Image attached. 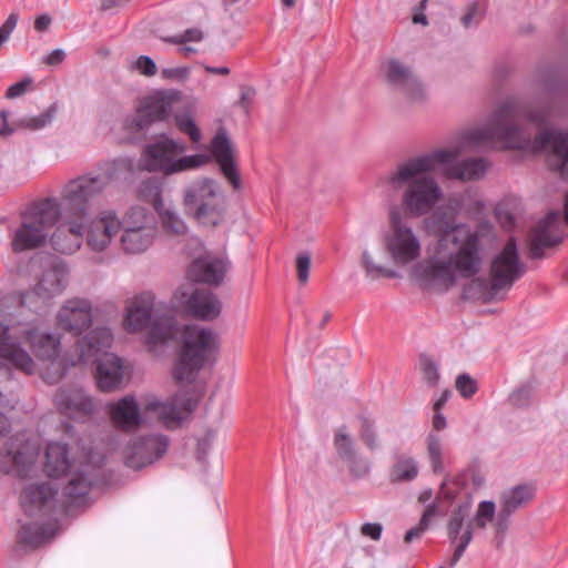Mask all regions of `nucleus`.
Returning a JSON list of instances; mask_svg holds the SVG:
<instances>
[{"mask_svg": "<svg viewBox=\"0 0 568 568\" xmlns=\"http://www.w3.org/2000/svg\"><path fill=\"white\" fill-rule=\"evenodd\" d=\"M519 115L540 125L546 122L549 108L523 109L518 99L509 98L496 108L485 125L467 131L457 145L419 154L397 164L385 178L386 187L392 192H402V204L408 215L420 217L430 213L444 196L440 185L432 175L437 168H442L447 179L459 181L479 180L486 174L489 163L485 159L456 162L464 150L491 146L540 152L545 136L539 133L531 139L530 133L514 124Z\"/></svg>", "mask_w": 568, "mask_h": 568, "instance_id": "1", "label": "nucleus"}, {"mask_svg": "<svg viewBox=\"0 0 568 568\" xmlns=\"http://www.w3.org/2000/svg\"><path fill=\"white\" fill-rule=\"evenodd\" d=\"M109 183L101 174H83L67 182L57 199L48 197L34 203L22 216L20 227L14 232L11 246L14 252H23L43 244L48 231L62 219V224L52 234L53 247L70 254L82 243L85 226L92 215V201Z\"/></svg>", "mask_w": 568, "mask_h": 568, "instance_id": "2", "label": "nucleus"}, {"mask_svg": "<svg viewBox=\"0 0 568 568\" xmlns=\"http://www.w3.org/2000/svg\"><path fill=\"white\" fill-rule=\"evenodd\" d=\"M493 225L488 222L475 229L466 223L447 226L425 261L416 263L410 274L424 286L446 291L458 278L475 276L483 264V239L489 236Z\"/></svg>", "mask_w": 568, "mask_h": 568, "instance_id": "3", "label": "nucleus"}, {"mask_svg": "<svg viewBox=\"0 0 568 568\" xmlns=\"http://www.w3.org/2000/svg\"><path fill=\"white\" fill-rule=\"evenodd\" d=\"M197 400V396L193 394L178 393L165 402L150 398L140 410L135 398L126 396L110 406V415L115 427L123 430H134L152 419H156L166 428H175L189 418Z\"/></svg>", "mask_w": 568, "mask_h": 568, "instance_id": "4", "label": "nucleus"}, {"mask_svg": "<svg viewBox=\"0 0 568 568\" xmlns=\"http://www.w3.org/2000/svg\"><path fill=\"white\" fill-rule=\"evenodd\" d=\"M98 474L99 467L95 464L80 463L79 467L70 474L60 499L51 483L28 484L20 495L21 506L28 516L33 517L49 515L59 503L62 506L78 504L89 493Z\"/></svg>", "mask_w": 568, "mask_h": 568, "instance_id": "5", "label": "nucleus"}, {"mask_svg": "<svg viewBox=\"0 0 568 568\" xmlns=\"http://www.w3.org/2000/svg\"><path fill=\"white\" fill-rule=\"evenodd\" d=\"M217 349L219 337L212 329L200 325L184 326L173 368L174 379L180 384H191Z\"/></svg>", "mask_w": 568, "mask_h": 568, "instance_id": "6", "label": "nucleus"}, {"mask_svg": "<svg viewBox=\"0 0 568 568\" xmlns=\"http://www.w3.org/2000/svg\"><path fill=\"white\" fill-rule=\"evenodd\" d=\"M113 335L108 327H98L79 339L80 363H98L97 383L103 392H112L120 387L123 379V367L120 358L106 351L111 347Z\"/></svg>", "mask_w": 568, "mask_h": 568, "instance_id": "7", "label": "nucleus"}, {"mask_svg": "<svg viewBox=\"0 0 568 568\" xmlns=\"http://www.w3.org/2000/svg\"><path fill=\"white\" fill-rule=\"evenodd\" d=\"M155 295L145 291L126 302L123 327L128 333L148 329L145 343L150 349L173 339L179 328L172 317H153Z\"/></svg>", "mask_w": 568, "mask_h": 568, "instance_id": "8", "label": "nucleus"}, {"mask_svg": "<svg viewBox=\"0 0 568 568\" xmlns=\"http://www.w3.org/2000/svg\"><path fill=\"white\" fill-rule=\"evenodd\" d=\"M184 151L185 144L183 142L162 134L145 145L139 160V169L172 175L201 168L211 161V155L207 154L176 158L179 154L184 153Z\"/></svg>", "mask_w": 568, "mask_h": 568, "instance_id": "9", "label": "nucleus"}, {"mask_svg": "<svg viewBox=\"0 0 568 568\" xmlns=\"http://www.w3.org/2000/svg\"><path fill=\"white\" fill-rule=\"evenodd\" d=\"M14 326L8 335L17 341L22 348V342L27 343L36 358L47 364L41 376L48 384L58 383L65 373V365L60 358L61 338L58 334L41 332L36 327L24 326L23 317H14Z\"/></svg>", "mask_w": 568, "mask_h": 568, "instance_id": "10", "label": "nucleus"}, {"mask_svg": "<svg viewBox=\"0 0 568 568\" xmlns=\"http://www.w3.org/2000/svg\"><path fill=\"white\" fill-rule=\"evenodd\" d=\"M388 207L387 230L383 235V244L392 262L399 267L412 265L419 261L423 254V240L417 230L404 220L403 204Z\"/></svg>", "mask_w": 568, "mask_h": 568, "instance_id": "11", "label": "nucleus"}, {"mask_svg": "<svg viewBox=\"0 0 568 568\" xmlns=\"http://www.w3.org/2000/svg\"><path fill=\"white\" fill-rule=\"evenodd\" d=\"M182 203L185 213L205 226L220 224L225 211L224 193L220 184L210 178L187 184L183 190Z\"/></svg>", "mask_w": 568, "mask_h": 568, "instance_id": "12", "label": "nucleus"}, {"mask_svg": "<svg viewBox=\"0 0 568 568\" xmlns=\"http://www.w3.org/2000/svg\"><path fill=\"white\" fill-rule=\"evenodd\" d=\"M526 272L521 262L516 241L511 237L491 261L489 284L483 297L485 301H503L514 283Z\"/></svg>", "mask_w": 568, "mask_h": 568, "instance_id": "13", "label": "nucleus"}, {"mask_svg": "<svg viewBox=\"0 0 568 568\" xmlns=\"http://www.w3.org/2000/svg\"><path fill=\"white\" fill-rule=\"evenodd\" d=\"M120 246L126 254H140L149 250L156 239L155 216L142 206L130 207L119 219Z\"/></svg>", "mask_w": 568, "mask_h": 568, "instance_id": "14", "label": "nucleus"}, {"mask_svg": "<svg viewBox=\"0 0 568 568\" xmlns=\"http://www.w3.org/2000/svg\"><path fill=\"white\" fill-rule=\"evenodd\" d=\"M39 445L26 434H19L10 439L4 453L0 455V467L9 475L26 479L36 473V459Z\"/></svg>", "mask_w": 568, "mask_h": 568, "instance_id": "15", "label": "nucleus"}, {"mask_svg": "<svg viewBox=\"0 0 568 568\" xmlns=\"http://www.w3.org/2000/svg\"><path fill=\"white\" fill-rule=\"evenodd\" d=\"M173 302L186 314L204 321L216 318L222 307L215 294L194 283L180 285L173 293Z\"/></svg>", "mask_w": 568, "mask_h": 568, "instance_id": "16", "label": "nucleus"}, {"mask_svg": "<svg viewBox=\"0 0 568 568\" xmlns=\"http://www.w3.org/2000/svg\"><path fill=\"white\" fill-rule=\"evenodd\" d=\"M93 322V306L84 297L65 300L55 314V326L74 336L87 331Z\"/></svg>", "mask_w": 568, "mask_h": 568, "instance_id": "17", "label": "nucleus"}, {"mask_svg": "<svg viewBox=\"0 0 568 568\" xmlns=\"http://www.w3.org/2000/svg\"><path fill=\"white\" fill-rule=\"evenodd\" d=\"M180 100L181 93L176 90L158 91L145 97L141 101L133 119L135 128L143 130L154 121L166 119Z\"/></svg>", "mask_w": 568, "mask_h": 568, "instance_id": "18", "label": "nucleus"}, {"mask_svg": "<svg viewBox=\"0 0 568 568\" xmlns=\"http://www.w3.org/2000/svg\"><path fill=\"white\" fill-rule=\"evenodd\" d=\"M169 439L155 434L134 439L124 449V463L133 469H141L166 454Z\"/></svg>", "mask_w": 568, "mask_h": 568, "instance_id": "19", "label": "nucleus"}, {"mask_svg": "<svg viewBox=\"0 0 568 568\" xmlns=\"http://www.w3.org/2000/svg\"><path fill=\"white\" fill-rule=\"evenodd\" d=\"M471 505L469 501L459 504L453 511L447 523V534L450 542L455 545V551L449 560L454 567L464 555L473 539L474 523L470 518Z\"/></svg>", "mask_w": 568, "mask_h": 568, "instance_id": "20", "label": "nucleus"}, {"mask_svg": "<svg viewBox=\"0 0 568 568\" xmlns=\"http://www.w3.org/2000/svg\"><path fill=\"white\" fill-rule=\"evenodd\" d=\"M540 136L546 139L540 152H548L550 170L568 180V131H544ZM564 219L568 225V192L564 203Z\"/></svg>", "mask_w": 568, "mask_h": 568, "instance_id": "21", "label": "nucleus"}, {"mask_svg": "<svg viewBox=\"0 0 568 568\" xmlns=\"http://www.w3.org/2000/svg\"><path fill=\"white\" fill-rule=\"evenodd\" d=\"M119 216L114 210L101 211L94 219L90 216L85 226L88 246L95 251H104L119 234Z\"/></svg>", "mask_w": 568, "mask_h": 568, "instance_id": "22", "label": "nucleus"}, {"mask_svg": "<svg viewBox=\"0 0 568 568\" xmlns=\"http://www.w3.org/2000/svg\"><path fill=\"white\" fill-rule=\"evenodd\" d=\"M229 267L226 258L205 251L194 257L187 274L195 282L217 286L223 282Z\"/></svg>", "mask_w": 568, "mask_h": 568, "instance_id": "23", "label": "nucleus"}, {"mask_svg": "<svg viewBox=\"0 0 568 568\" xmlns=\"http://www.w3.org/2000/svg\"><path fill=\"white\" fill-rule=\"evenodd\" d=\"M387 82L400 94L410 101H420L425 97V89L419 79L406 64L398 60H390L385 65Z\"/></svg>", "mask_w": 568, "mask_h": 568, "instance_id": "24", "label": "nucleus"}, {"mask_svg": "<svg viewBox=\"0 0 568 568\" xmlns=\"http://www.w3.org/2000/svg\"><path fill=\"white\" fill-rule=\"evenodd\" d=\"M564 240L560 214L550 212L536 227L531 241L530 253L534 258H541L544 250L560 244Z\"/></svg>", "mask_w": 568, "mask_h": 568, "instance_id": "25", "label": "nucleus"}, {"mask_svg": "<svg viewBox=\"0 0 568 568\" xmlns=\"http://www.w3.org/2000/svg\"><path fill=\"white\" fill-rule=\"evenodd\" d=\"M54 404L62 414L78 420L90 417L95 410L92 399L80 388L59 390Z\"/></svg>", "mask_w": 568, "mask_h": 568, "instance_id": "26", "label": "nucleus"}, {"mask_svg": "<svg viewBox=\"0 0 568 568\" xmlns=\"http://www.w3.org/2000/svg\"><path fill=\"white\" fill-rule=\"evenodd\" d=\"M212 156L219 163L224 176L235 190L241 186V179L234 162V148L224 130L216 132L210 144Z\"/></svg>", "mask_w": 568, "mask_h": 568, "instance_id": "27", "label": "nucleus"}, {"mask_svg": "<svg viewBox=\"0 0 568 568\" xmlns=\"http://www.w3.org/2000/svg\"><path fill=\"white\" fill-rule=\"evenodd\" d=\"M534 496L535 488L531 485H519L504 491L500 497V511L495 524L497 531H505L509 516L532 500Z\"/></svg>", "mask_w": 568, "mask_h": 568, "instance_id": "28", "label": "nucleus"}, {"mask_svg": "<svg viewBox=\"0 0 568 568\" xmlns=\"http://www.w3.org/2000/svg\"><path fill=\"white\" fill-rule=\"evenodd\" d=\"M74 466L71 464L69 450L65 444L50 443L45 450L44 471L51 478H59L69 473Z\"/></svg>", "mask_w": 568, "mask_h": 568, "instance_id": "29", "label": "nucleus"}, {"mask_svg": "<svg viewBox=\"0 0 568 568\" xmlns=\"http://www.w3.org/2000/svg\"><path fill=\"white\" fill-rule=\"evenodd\" d=\"M449 206L456 214L473 219L483 213L485 202L476 190H467L454 195L449 201Z\"/></svg>", "mask_w": 568, "mask_h": 568, "instance_id": "30", "label": "nucleus"}, {"mask_svg": "<svg viewBox=\"0 0 568 568\" xmlns=\"http://www.w3.org/2000/svg\"><path fill=\"white\" fill-rule=\"evenodd\" d=\"M57 531V521H49L44 526L38 524L26 525L20 531V539L27 545L38 547L50 541Z\"/></svg>", "mask_w": 568, "mask_h": 568, "instance_id": "31", "label": "nucleus"}, {"mask_svg": "<svg viewBox=\"0 0 568 568\" xmlns=\"http://www.w3.org/2000/svg\"><path fill=\"white\" fill-rule=\"evenodd\" d=\"M418 464L414 457L400 455L389 470L392 483L412 481L418 476Z\"/></svg>", "mask_w": 568, "mask_h": 568, "instance_id": "32", "label": "nucleus"}, {"mask_svg": "<svg viewBox=\"0 0 568 568\" xmlns=\"http://www.w3.org/2000/svg\"><path fill=\"white\" fill-rule=\"evenodd\" d=\"M159 214L162 229L172 236H182L187 233V225L176 212L175 209L165 205H159Z\"/></svg>", "mask_w": 568, "mask_h": 568, "instance_id": "33", "label": "nucleus"}, {"mask_svg": "<svg viewBox=\"0 0 568 568\" xmlns=\"http://www.w3.org/2000/svg\"><path fill=\"white\" fill-rule=\"evenodd\" d=\"M333 445L342 460L347 457H353L354 454L357 453L354 439L346 426H342L335 430Z\"/></svg>", "mask_w": 568, "mask_h": 568, "instance_id": "34", "label": "nucleus"}, {"mask_svg": "<svg viewBox=\"0 0 568 568\" xmlns=\"http://www.w3.org/2000/svg\"><path fill=\"white\" fill-rule=\"evenodd\" d=\"M443 448L444 444L440 436L434 433L428 434L426 437V449L434 473H442L444 470Z\"/></svg>", "mask_w": 568, "mask_h": 568, "instance_id": "35", "label": "nucleus"}, {"mask_svg": "<svg viewBox=\"0 0 568 568\" xmlns=\"http://www.w3.org/2000/svg\"><path fill=\"white\" fill-rule=\"evenodd\" d=\"M57 113V106L50 105L45 111L38 115L24 116L19 121V124L26 129L40 130L49 125Z\"/></svg>", "mask_w": 568, "mask_h": 568, "instance_id": "36", "label": "nucleus"}, {"mask_svg": "<svg viewBox=\"0 0 568 568\" xmlns=\"http://www.w3.org/2000/svg\"><path fill=\"white\" fill-rule=\"evenodd\" d=\"M361 427L358 429V436L364 445L371 449L375 450L378 448V435L375 428V423L371 418L366 416L359 417Z\"/></svg>", "mask_w": 568, "mask_h": 568, "instance_id": "37", "label": "nucleus"}, {"mask_svg": "<svg viewBox=\"0 0 568 568\" xmlns=\"http://www.w3.org/2000/svg\"><path fill=\"white\" fill-rule=\"evenodd\" d=\"M361 263L366 272V275L373 280L382 277V276L383 277H394L395 276L394 271H392L387 267H384L382 264L376 263L373 260L372 254L367 250L363 251Z\"/></svg>", "mask_w": 568, "mask_h": 568, "instance_id": "38", "label": "nucleus"}, {"mask_svg": "<svg viewBox=\"0 0 568 568\" xmlns=\"http://www.w3.org/2000/svg\"><path fill=\"white\" fill-rule=\"evenodd\" d=\"M175 123L179 130L189 135L190 139L197 143L201 141L202 134L193 116L190 113H181L175 115Z\"/></svg>", "mask_w": 568, "mask_h": 568, "instance_id": "39", "label": "nucleus"}, {"mask_svg": "<svg viewBox=\"0 0 568 568\" xmlns=\"http://www.w3.org/2000/svg\"><path fill=\"white\" fill-rule=\"evenodd\" d=\"M140 194L154 206L155 211H158L159 205H164L161 196L162 187L155 180H148L143 182L140 189Z\"/></svg>", "mask_w": 568, "mask_h": 568, "instance_id": "40", "label": "nucleus"}, {"mask_svg": "<svg viewBox=\"0 0 568 568\" xmlns=\"http://www.w3.org/2000/svg\"><path fill=\"white\" fill-rule=\"evenodd\" d=\"M496 513V507L493 501L484 500L479 503L476 515L471 519L474 523V527L484 529L487 524L493 521Z\"/></svg>", "mask_w": 568, "mask_h": 568, "instance_id": "41", "label": "nucleus"}, {"mask_svg": "<svg viewBox=\"0 0 568 568\" xmlns=\"http://www.w3.org/2000/svg\"><path fill=\"white\" fill-rule=\"evenodd\" d=\"M419 366L424 381L432 387L436 386L440 377L437 363L430 356L422 355Z\"/></svg>", "mask_w": 568, "mask_h": 568, "instance_id": "42", "label": "nucleus"}, {"mask_svg": "<svg viewBox=\"0 0 568 568\" xmlns=\"http://www.w3.org/2000/svg\"><path fill=\"white\" fill-rule=\"evenodd\" d=\"M455 387L464 398L471 397L477 392V382L468 374L456 377Z\"/></svg>", "mask_w": 568, "mask_h": 568, "instance_id": "43", "label": "nucleus"}, {"mask_svg": "<svg viewBox=\"0 0 568 568\" xmlns=\"http://www.w3.org/2000/svg\"><path fill=\"white\" fill-rule=\"evenodd\" d=\"M344 462L347 463L351 473L355 477H363L369 473V463L357 453L353 457H347Z\"/></svg>", "mask_w": 568, "mask_h": 568, "instance_id": "44", "label": "nucleus"}, {"mask_svg": "<svg viewBox=\"0 0 568 568\" xmlns=\"http://www.w3.org/2000/svg\"><path fill=\"white\" fill-rule=\"evenodd\" d=\"M484 16V9L479 2H473L467 12L462 17L460 22L465 28L477 26Z\"/></svg>", "mask_w": 568, "mask_h": 568, "instance_id": "45", "label": "nucleus"}, {"mask_svg": "<svg viewBox=\"0 0 568 568\" xmlns=\"http://www.w3.org/2000/svg\"><path fill=\"white\" fill-rule=\"evenodd\" d=\"M133 68L145 77H153L158 72L155 62L148 55H140L133 62Z\"/></svg>", "mask_w": 568, "mask_h": 568, "instance_id": "46", "label": "nucleus"}, {"mask_svg": "<svg viewBox=\"0 0 568 568\" xmlns=\"http://www.w3.org/2000/svg\"><path fill=\"white\" fill-rule=\"evenodd\" d=\"M311 268V255L308 253H301L296 257L297 278L302 284L308 280Z\"/></svg>", "mask_w": 568, "mask_h": 568, "instance_id": "47", "label": "nucleus"}, {"mask_svg": "<svg viewBox=\"0 0 568 568\" xmlns=\"http://www.w3.org/2000/svg\"><path fill=\"white\" fill-rule=\"evenodd\" d=\"M19 20V14L12 12L9 14L7 20L0 27V48L4 42H7L17 27Z\"/></svg>", "mask_w": 568, "mask_h": 568, "instance_id": "48", "label": "nucleus"}, {"mask_svg": "<svg viewBox=\"0 0 568 568\" xmlns=\"http://www.w3.org/2000/svg\"><path fill=\"white\" fill-rule=\"evenodd\" d=\"M32 85L31 79L19 81L7 89L6 98L16 99L23 95Z\"/></svg>", "mask_w": 568, "mask_h": 568, "instance_id": "49", "label": "nucleus"}, {"mask_svg": "<svg viewBox=\"0 0 568 568\" xmlns=\"http://www.w3.org/2000/svg\"><path fill=\"white\" fill-rule=\"evenodd\" d=\"M439 514V503L437 500L429 503L419 520V525L426 528V530L429 528L432 520L437 517Z\"/></svg>", "mask_w": 568, "mask_h": 568, "instance_id": "50", "label": "nucleus"}, {"mask_svg": "<svg viewBox=\"0 0 568 568\" xmlns=\"http://www.w3.org/2000/svg\"><path fill=\"white\" fill-rule=\"evenodd\" d=\"M203 38L202 31L200 29H189L182 34L174 36L170 39L173 43H184V42H197Z\"/></svg>", "mask_w": 568, "mask_h": 568, "instance_id": "51", "label": "nucleus"}, {"mask_svg": "<svg viewBox=\"0 0 568 568\" xmlns=\"http://www.w3.org/2000/svg\"><path fill=\"white\" fill-rule=\"evenodd\" d=\"M383 531V526L378 523H366L362 526V535L369 537L373 540H379Z\"/></svg>", "mask_w": 568, "mask_h": 568, "instance_id": "52", "label": "nucleus"}, {"mask_svg": "<svg viewBox=\"0 0 568 568\" xmlns=\"http://www.w3.org/2000/svg\"><path fill=\"white\" fill-rule=\"evenodd\" d=\"M189 74V69L186 68H166L161 71V75L166 80H182L185 79Z\"/></svg>", "mask_w": 568, "mask_h": 568, "instance_id": "53", "label": "nucleus"}, {"mask_svg": "<svg viewBox=\"0 0 568 568\" xmlns=\"http://www.w3.org/2000/svg\"><path fill=\"white\" fill-rule=\"evenodd\" d=\"M217 432L215 429H207L204 434V436L199 440V448L203 454H206L212 444L214 443L216 438Z\"/></svg>", "mask_w": 568, "mask_h": 568, "instance_id": "54", "label": "nucleus"}, {"mask_svg": "<svg viewBox=\"0 0 568 568\" xmlns=\"http://www.w3.org/2000/svg\"><path fill=\"white\" fill-rule=\"evenodd\" d=\"M530 397V392L527 388H520L515 390L510 396V402L514 406H523L527 403Z\"/></svg>", "mask_w": 568, "mask_h": 568, "instance_id": "55", "label": "nucleus"}, {"mask_svg": "<svg viewBox=\"0 0 568 568\" xmlns=\"http://www.w3.org/2000/svg\"><path fill=\"white\" fill-rule=\"evenodd\" d=\"M255 95V90L253 88H250V87H243L242 90H241V100H240V105L242 106V109L247 112L248 109H250V105L253 101V98Z\"/></svg>", "mask_w": 568, "mask_h": 568, "instance_id": "56", "label": "nucleus"}, {"mask_svg": "<svg viewBox=\"0 0 568 568\" xmlns=\"http://www.w3.org/2000/svg\"><path fill=\"white\" fill-rule=\"evenodd\" d=\"M65 58V52L62 49L52 50L44 59V63L48 65L60 64Z\"/></svg>", "mask_w": 568, "mask_h": 568, "instance_id": "57", "label": "nucleus"}, {"mask_svg": "<svg viewBox=\"0 0 568 568\" xmlns=\"http://www.w3.org/2000/svg\"><path fill=\"white\" fill-rule=\"evenodd\" d=\"M52 19L49 14H41L34 20V29L38 32L47 31L51 26Z\"/></svg>", "mask_w": 568, "mask_h": 568, "instance_id": "58", "label": "nucleus"}, {"mask_svg": "<svg viewBox=\"0 0 568 568\" xmlns=\"http://www.w3.org/2000/svg\"><path fill=\"white\" fill-rule=\"evenodd\" d=\"M425 531H426V528H424L423 526H420L418 524L416 527L409 529L406 532V535L404 537V541L406 544H409V542H412L415 539H419Z\"/></svg>", "mask_w": 568, "mask_h": 568, "instance_id": "59", "label": "nucleus"}, {"mask_svg": "<svg viewBox=\"0 0 568 568\" xmlns=\"http://www.w3.org/2000/svg\"><path fill=\"white\" fill-rule=\"evenodd\" d=\"M497 219L504 226H511L514 224L513 215L501 209L497 210Z\"/></svg>", "mask_w": 568, "mask_h": 568, "instance_id": "60", "label": "nucleus"}, {"mask_svg": "<svg viewBox=\"0 0 568 568\" xmlns=\"http://www.w3.org/2000/svg\"><path fill=\"white\" fill-rule=\"evenodd\" d=\"M450 395L452 392L449 389L444 390L439 398L434 403V412H440V409L446 405Z\"/></svg>", "mask_w": 568, "mask_h": 568, "instance_id": "61", "label": "nucleus"}, {"mask_svg": "<svg viewBox=\"0 0 568 568\" xmlns=\"http://www.w3.org/2000/svg\"><path fill=\"white\" fill-rule=\"evenodd\" d=\"M433 427L436 430H442L446 427V418L440 412H435V415L433 418Z\"/></svg>", "mask_w": 568, "mask_h": 568, "instance_id": "62", "label": "nucleus"}, {"mask_svg": "<svg viewBox=\"0 0 568 568\" xmlns=\"http://www.w3.org/2000/svg\"><path fill=\"white\" fill-rule=\"evenodd\" d=\"M204 68H205V71L211 74L227 75L230 73V69L227 67L205 65Z\"/></svg>", "mask_w": 568, "mask_h": 568, "instance_id": "63", "label": "nucleus"}, {"mask_svg": "<svg viewBox=\"0 0 568 568\" xmlns=\"http://www.w3.org/2000/svg\"><path fill=\"white\" fill-rule=\"evenodd\" d=\"M432 498H433V490L430 488L424 489L418 495V501L422 504H426V503L430 501Z\"/></svg>", "mask_w": 568, "mask_h": 568, "instance_id": "64", "label": "nucleus"}]
</instances>
